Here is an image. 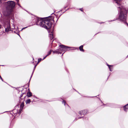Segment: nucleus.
<instances>
[{"instance_id":"obj_14","label":"nucleus","mask_w":128,"mask_h":128,"mask_svg":"<svg viewBox=\"0 0 128 128\" xmlns=\"http://www.w3.org/2000/svg\"><path fill=\"white\" fill-rule=\"evenodd\" d=\"M116 2L118 4L119 3V2H120V1L119 0H116Z\"/></svg>"},{"instance_id":"obj_19","label":"nucleus","mask_w":128,"mask_h":128,"mask_svg":"<svg viewBox=\"0 0 128 128\" xmlns=\"http://www.w3.org/2000/svg\"><path fill=\"white\" fill-rule=\"evenodd\" d=\"M27 27H25V28H23L22 29V30H23V29H25V28H26Z\"/></svg>"},{"instance_id":"obj_12","label":"nucleus","mask_w":128,"mask_h":128,"mask_svg":"<svg viewBox=\"0 0 128 128\" xmlns=\"http://www.w3.org/2000/svg\"><path fill=\"white\" fill-rule=\"evenodd\" d=\"M30 99L27 100L26 101V104L30 103Z\"/></svg>"},{"instance_id":"obj_13","label":"nucleus","mask_w":128,"mask_h":128,"mask_svg":"<svg viewBox=\"0 0 128 128\" xmlns=\"http://www.w3.org/2000/svg\"><path fill=\"white\" fill-rule=\"evenodd\" d=\"M42 60V59L41 58H39L38 60V62H40Z\"/></svg>"},{"instance_id":"obj_17","label":"nucleus","mask_w":128,"mask_h":128,"mask_svg":"<svg viewBox=\"0 0 128 128\" xmlns=\"http://www.w3.org/2000/svg\"><path fill=\"white\" fill-rule=\"evenodd\" d=\"M52 50H51L49 52H48V55L50 54L51 52H52Z\"/></svg>"},{"instance_id":"obj_24","label":"nucleus","mask_w":128,"mask_h":128,"mask_svg":"<svg viewBox=\"0 0 128 128\" xmlns=\"http://www.w3.org/2000/svg\"><path fill=\"white\" fill-rule=\"evenodd\" d=\"M24 104V103L23 102H22L21 104Z\"/></svg>"},{"instance_id":"obj_8","label":"nucleus","mask_w":128,"mask_h":128,"mask_svg":"<svg viewBox=\"0 0 128 128\" xmlns=\"http://www.w3.org/2000/svg\"><path fill=\"white\" fill-rule=\"evenodd\" d=\"M87 113V111L86 110H84L79 112V114L80 115H82V114L84 115L86 114Z\"/></svg>"},{"instance_id":"obj_23","label":"nucleus","mask_w":128,"mask_h":128,"mask_svg":"<svg viewBox=\"0 0 128 128\" xmlns=\"http://www.w3.org/2000/svg\"><path fill=\"white\" fill-rule=\"evenodd\" d=\"M1 25L0 24V28H1Z\"/></svg>"},{"instance_id":"obj_28","label":"nucleus","mask_w":128,"mask_h":128,"mask_svg":"<svg viewBox=\"0 0 128 128\" xmlns=\"http://www.w3.org/2000/svg\"><path fill=\"white\" fill-rule=\"evenodd\" d=\"M36 65L35 66H34V68H35L36 67Z\"/></svg>"},{"instance_id":"obj_1","label":"nucleus","mask_w":128,"mask_h":128,"mask_svg":"<svg viewBox=\"0 0 128 128\" xmlns=\"http://www.w3.org/2000/svg\"><path fill=\"white\" fill-rule=\"evenodd\" d=\"M54 17L53 16H48V26H49L50 24V28H48V33L50 32L49 35L50 38V40H52L53 39L54 37L53 32V28H52L51 27V26H52L54 23Z\"/></svg>"},{"instance_id":"obj_27","label":"nucleus","mask_w":128,"mask_h":128,"mask_svg":"<svg viewBox=\"0 0 128 128\" xmlns=\"http://www.w3.org/2000/svg\"><path fill=\"white\" fill-rule=\"evenodd\" d=\"M127 26H128V24L127 23Z\"/></svg>"},{"instance_id":"obj_25","label":"nucleus","mask_w":128,"mask_h":128,"mask_svg":"<svg viewBox=\"0 0 128 128\" xmlns=\"http://www.w3.org/2000/svg\"><path fill=\"white\" fill-rule=\"evenodd\" d=\"M33 74V72H32V74ZM32 76H31V78L32 77Z\"/></svg>"},{"instance_id":"obj_15","label":"nucleus","mask_w":128,"mask_h":128,"mask_svg":"<svg viewBox=\"0 0 128 128\" xmlns=\"http://www.w3.org/2000/svg\"><path fill=\"white\" fill-rule=\"evenodd\" d=\"M108 67H109V68H110V71H112V70H111V69H110V66H110V65H108Z\"/></svg>"},{"instance_id":"obj_26","label":"nucleus","mask_w":128,"mask_h":128,"mask_svg":"<svg viewBox=\"0 0 128 128\" xmlns=\"http://www.w3.org/2000/svg\"><path fill=\"white\" fill-rule=\"evenodd\" d=\"M1 0H0V3H1Z\"/></svg>"},{"instance_id":"obj_11","label":"nucleus","mask_w":128,"mask_h":128,"mask_svg":"<svg viewBox=\"0 0 128 128\" xmlns=\"http://www.w3.org/2000/svg\"><path fill=\"white\" fill-rule=\"evenodd\" d=\"M124 110L126 111V109L128 108V104H126V105L124 107Z\"/></svg>"},{"instance_id":"obj_18","label":"nucleus","mask_w":128,"mask_h":128,"mask_svg":"<svg viewBox=\"0 0 128 128\" xmlns=\"http://www.w3.org/2000/svg\"><path fill=\"white\" fill-rule=\"evenodd\" d=\"M80 10L82 11H83V9L82 8H80Z\"/></svg>"},{"instance_id":"obj_4","label":"nucleus","mask_w":128,"mask_h":128,"mask_svg":"<svg viewBox=\"0 0 128 128\" xmlns=\"http://www.w3.org/2000/svg\"><path fill=\"white\" fill-rule=\"evenodd\" d=\"M24 104H18L15 106V108L12 110V113L15 116H19L24 106Z\"/></svg>"},{"instance_id":"obj_21","label":"nucleus","mask_w":128,"mask_h":128,"mask_svg":"<svg viewBox=\"0 0 128 128\" xmlns=\"http://www.w3.org/2000/svg\"><path fill=\"white\" fill-rule=\"evenodd\" d=\"M0 78L1 79V80H2L3 81V80H2V78L1 77V76H0Z\"/></svg>"},{"instance_id":"obj_3","label":"nucleus","mask_w":128,"mask_h":128,"mask_svg":"<svg viewBox=\"0 0 128 128\" xmlns=\"http://www.w3.org/2000/svg\"><path fill=\"white\" fill-rule=\"evenodd\" d=\"M119 12V19L121 21H124L126 20L125 14L126 10L124 6L118 8Z\"/></svg>"},{"instance_id":"obj_20","label":"nucleus","mask_w":128,"mask_h":128,"mask_svg":"<svg viewBox=\"0 0 128 128\" xmlns=\"http://www.w3.org/2000/svg\"><path fill=\"white\" fill-rule=\"evenodd\" d=\"M0 78L1 79V80H2L3 81V80H2V78L1 77V76H0Z\"/></svg>"},{"instance_id":"obj_7","label":"nucleus","mask_w":128,"mask_h":128,"mask_svg":"<svg viewBox=\"0 0 128 128\" xmlns=\"http://www.w3.org/2000/svg\"><path fill=\"white\" fill-rule=\"evenodd\" d=\"M4 26L6 32H8L11 30L10 25L8 22H6V24H5Z\"/></svg>"},{"instance_id":"obj_22","label":"nucleus","mask_w":128,"mask_h":128,"mask_svg":"<svg viewBox=\"0 0 128 128\" xmlns=\"http://www.w3.org/2000/svg\"><path fill=\"white\" fill-rule=\"evenodd\" d=\"M0 78L1 79V80H2L3 81V80H2V78L1 77V76H0Z\"/></svg>"},{"instance_id":"obj_9","label":"nucleus","mask_w":128,"mask_h":128,"mask_svg":"<svg viewBox=\"0 0 128 128\" xmlns=\"http://www.w3.org/2000/svg\"><path fill=\"white\" fill-rule=\"evenodd\" d=\"M32 95V93L30 92H28L26 94V96L28 97L31 96Z\"/></svg>"},{"instance_id":"obj_6","label":"nucleus","mask_w":128,"mask_h":128,"mask_svg":"<svg viewBox=\"0 0 128 128\" xmlns=\"http://www.w3.org/2000/svg\"><path fill=\"white\" fill-rule=\"evenodd\" d=\"M60 48L58 50L54 51V53L58 54H61V53L60 52V50L63 51H65L68 50V49L69 48L68 47L65 46L63 45H60Z\"/></svg>"},{"instance_id":"obj_2","label":"nucleus","mask_w":128,"mask_h":128,"mask_svg":"<svg viewBox=\"0 0 128 128\" xmlns=\"http://www.w3.org/2000/svg\"><path fill=\"white\" fill-rule=\"evenodd\" d=\"M48 17L46 18H38L36 22V24L39 25L40 26L48 30L46 25H48Z\"/></svg>"},{"instance_id":"obj_5","label":"nucleus","mask_w":128,"mask_h":128,"mask_svg":"<svg viewBox=\"0 0 128 128\" xmlns=\"http://www.w3.org/2000/svg\"><path fill=\"white\" fill-rule=\"evenodd\" d=\"M5 4L6 6V11L8 14H9L12 11L15 6V3L13 1H9L6 2Z\"/></svg>"},{"instance_id":"obj_10","label":"nucleus","mask_w":128,"mask_h":128,"mask_svg":"<svg viewBox=\"0 0 128 128\" xmlns=\"http://www.w3.org/2000/svg\"><path fill=\"white\" fill-rule=\"evenodd\" d=\"M83 46L82 45L79 47V49L80 51L84 52V50L83 48Z\"/></svg>"},{"instance_id":"obj_16","label":"nucleus","mask_w":128,"mask_h":128,"mask_svg":"<svg viewBox=\"0 0 128 128\" xmlns=\"http://www.w3.org/2000/svg\"><path fill=\"white\" fill-rule=\"evenodd\" d=\"M62 103L63 104H65L66 103V102L65 101H63Z\"/></svg>"}]
</instances>
